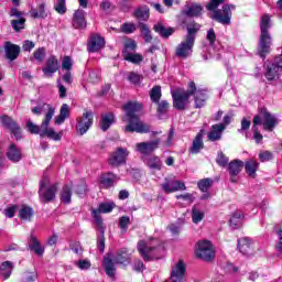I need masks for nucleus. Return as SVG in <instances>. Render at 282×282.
Masks as SVG:
<instances>
[{"label":"nucleus","mask_w":282,"mask_h":282,"mask_svg":"<svg viewBox=\"0 0 282 282\" xmlns=\"http://www.w3.org/2000/svg\"><path fill=\"white\" fill-rule=\"evenodd\" d=\"M144 106L139 101H128L122 106L124 116L121 117L122 122H128L124 127L126 133H150L151 126L140 120V111Z\"/></svg>","instance_id":"f257e3e1"},{"label":"nucleus","mask_w":282,"mask_h":282,"mask_svg":"<svg viewBox=\"0 0 282 282\" xmlns=\"http://www.w3.org/2000/svg\"><path fill=\"white\" fill-rule=\"evenodd\" d=\"M46 107L47 112L45 113L41 126L33 123V121L29 119L26 121V129L31 135H40V138H48L50 140L58 142L63 137L61 133L56 132L54 128H50L52 118H54V113H56V108L52 107V105H46Z\"/></svg>","instance_id":"f03ea898"},{"label":"nucleus","mask_w":282,"mask_h":282,"mask_svg":"<svg viewBox=\"0 0 282 282\" xmlns=\"http://www.w3.org/2000/svg\"><path fill=\"white\" fill-rule=\"evenodd\" d=\"M260 115H256L252 120L253 140L257 144L263 142V134L259 131V126L262 124L264 131L272 132L279 126V119L268 111V108L262 107L259 109Z\"/></svg>","instance_id":"7ed1b4c3"},{"label":"nucleus","mask_w":282,"mask_h":282,"mask_svg":"<svg viewBox=\"0 0 282 282\" xmlns=\"http://www.w3.org/2000/svg\"><path fill=\"white\" fill-rule=\"evenodd\" d=\"M270 15L263 14L260 19V41L258 43V56L265 61L268 54H270V47H272V35H270Z\"/></svg>","instance_id":"20e7f679"},{"label":"nucleus","mask_w":282,"mask_h":282,"mask_svg":"<svg viewBox=\"0 0 282 282\" xmlns=\"http://www.w3.org/2000/svg\"><path fill=\"white\" fill-rule=\"evenodd\" d=\"M221 3H224V0H209L206 4V10H208V12H214L212 15L213 21H216L221 25H230L235 4H224L223 9H218Z\"/></svg>","instance_id":"39448f33"},{"label":"nucleus","mask_w":282,"mask_h":282,"mask_svg":"<svg viewBox=\"0 0 282 282\" xmlns=\"http://www.w3.org/2000/svg\"><path fill=\"white\" fill-rule=\"evenodd\" d=\"M116 263L117 265H123V268L131 265V253H129V250L119 249L113 259L109 256L104 257V268L107 276H116Z\"/></svg>","instance_id":"423d86ee"},{"label":"nucleus","mask_w":282,"mask_h":282,"mask_svg":"<svg viewBox=\"0 0 282 282\" xmlns=\"http://www.w3.org/2000/svg\"><path fill=\"white\" fill-rule=\"evenodd\" d=\"M195 91H197V86L195 85V82H189L187 90H177L173 93L172 98L174 109H177V111L186 110V107L188 106V102L191 100V96H193Z\"/></svg>","instance_id":"0eeeda50"},{"label":"nucleus","mask_w":282,"mask_h":282,"mask_svg":"<svg viewBox=\"0 0 282 282\" xmlns=\"http://www.w3.org/2000/svg\"><path fill=\"white\" fill-rule=\"evenodd\" d=\"M137 250L140 257L145 262L155 261V259H160V257L158 256L159 248L149 245L147 240H139L137 245Z\"/></svg>","instance_id":"6e6552de"},{"label":"nucleus","mask_w":282,"mask_h":282,"mask_svg":"<svg viewBox=\"0 0 282 282\" xmlns=\"http://www.w3.org/2000/svg\"><path fill=\"white\" fill-rule=\"evenodd\" d=\"M282 72V55H278L274 57V61L267 65V69L264 73V77L269 83H273V80H279Z\"/></svg>","instance_id":"1a4fd4ad"},{"label":"nucleus","mask_w":282,"mask_h":282,"mask_svg":"<svg viewBox=\"0 0 282 282\" xmlns=\"http://www.w3.org/2000/svg\"><path fill=\"white\" fill-rule=\"evenodd\" d=\"M94 124V111L85 110L82 117L77 118L75 129L79 135H85Z\"/></svg>","instance_id":"9d476101"},{"label":"nucleus","mask_w":282,"mask_h":282,"mask_svg":"<svg viewBox=\"0 0 282 282\" xmlns=\"http://www.w3.org/2000/svg\"><path fill=\"white\" fill-rule=\"evenodd\" d=\"M0 122L2 127H4V129H8V131H10V133L15 138V140L23 139L21 126L19 124V122H17V120H13L12 117L8 115H2L0 116Z\"/></svg>","instance_id":"9b49d317"},{"label":"nucleus","mask_w":282,"mask_h":282,"mask_svg":"<svg viewBox=\"0 0 282 282\" xmlns=\"http://www.w3.org/2000/svg\"><path fill=\"white\" fill-rule=\"evenodd\" d=\"M196 257L197 259H202V261H213L215 259V248H213V243L208 240L198 241Z\"/></svg>","instance_id":"f8f14e48"},{"label":"nucleus","mask_w":282,"mask_h":282,"mask_svg":"<svg viewBox=\"0 0 282 282\" xmlns=\"http://www.w3.org/2000/svg\"><path fill=\"white\" fill-rule=\"evenodd\" d=\"M245 163L239 159H235L227 165V171L229 173V182L231 184H239V173L243 171Z\"/></svg>","instance_id":"ddd939ff"},{"label":"nucleus","mask_w":282,"mask_h":282,"mask_svg":"<svg viewBox=\"0 0 282 282\" xmlns=\"http://www.w3.org/2000/svg\"><path fill=\"white\" fill-rule=\"evenodd\" d=\"M161 142H162V139L160 138L152 141H148V142H140V143H137L135 149L138 153H141V155H151L152 153H155L158 149H160Z\"/></svg>","instance_id":"4468645a"},{"label":"nucleus","mask_w":282,"mask_h":282,"mask_svg":"<svg viewBox=\"0 0 282 282\" xmlns=\"http://www.w3.org/2000/svg\"><path fill=\"white\" fill-rule=\"evenodd\" d=\"M56 193H58V184L54 183L47 188L39 191L40 202L42 204H50L56 199Z\"/></svg>","instance_id":"2eb2a0df"},{"label":"nucleus","mask_w":282,"mask_h":282,"mask_svg":"<svg viewBox=\"0 0 282 282\" xmlns=\"http://www.w3.org/2000/svg\"><path fill=\"white\" fill-rule=\"evenodd\" d=\"M127 158H129V150L127 148H117L110 158L109 164L115 167L122 166V164H127Z\"/></svg>","instance_id":"dca6fc26"},{"label":"nucleus","mask_w":282,"mask_h":282,"mask_svg":"<svg viewBox=\"0 0 282 282\" xmlns=\"http://www.w3.org/2000/svg\"><path fill=\"white\" fill-rule=\"evenodd\" d=\"M194 45L195 43L188 40L181 42L175 48V56H177V58H183V59L188 58V56L193 54Z\"/></svg>","instance_id":"f3484780"},{"label":"nucleus","mask_w":282,"mask_h":282,"mask_svg":"<svg viewBox=\"0 0 282 282\" xmlns=\"http://www.w3.org/2000/svg\"><path fill=\"white\" fill-rule=\"evenodd\" d=\"M164 193H177V191H186V184L177 180L165 178L164 183L161 185Z\"/></svg>","instance_id":"a211bd4d"},{"label":"nucleus","mask_w":282,"mask_h":282,"mask_svg":"<svg viewBox=\"0 0 282 282\" xmlns=\"http://www.w3.org/2000/svg\"><path fill=\"white\" fill-rule=\"evenodd\" d=\"M120 180L117 174L112 172H104L100 174L99 177V186L101 188H105L106 191H109V188H113L116 183Z\"/></svg>","instance_id":"6ab92c4d"},{"label":"nucleus","mask_w":282,"mask_h":282,"mask_svg":"<svg viewBox=\"0 0 282 282\" xmlns=\"http://www.w3.org/2000/svg\"><path fill=\"white\" fill-rule=\"evenodd\" d=\"M7 158L13 164H19L23 160V151L17 144L11 143L7 149Z\"/></svg>","instance_id":"aec40b11"},{"label":"nucleus","mask_w":282,"mask_h":282,"mask_svg":"<svg viewBox=\"0 0 282 282\" xmlns=\"http://www.w3.org/2000/svg\"><path fill=\"white\" fill-rule=\"evenodd\" d=\"M105 37L95 34L90 37V41L87 44V52H89L90 54H94L96 52H100V50H102V47H105Z\"/></svg>","instance_id":"412c9836"},{"label":"nucleus","mask_w":282,"mask_h":282,"mask_svg":"<svg viewBox=\"0 0 282 282\" xmlns=\"http://www.w3.org/2000/svg\"><path fill=\"white\" fill-rule=\"evenodd\" d=\"M61 65L58 64V58H56L55 55H51L46 59L45 67L42 68V72L44 76H52L53 74H56L59 69Z\"/></svg>","instance_id":"4be33fe9"},{"label":"nucleus","mask_w":282,"mask_h":282,"mask_svg":"<svg viewBox=\"0 0 282 282\" xmlns=\"http://www.w3.org/2000/svg\"><path fill=\"white\" fill-rule=\"evenodd\" d=\"M181 14H183V17H188L189 19H197L204 14V7L202 3L193 2L187 9L183 10Z\"/></svg>","instance_id":"5701e85b"},{"label":"nucleus","mask_w":282,"mask_h":282,"mask_svg":"<svg viewBox=\"0 0 282 282\" xmlns=\"http://www.w3.org/2000/svg\"><path fill=\"white\" fill-rule=\"evenodd\" d=\"M4 52L8 61H17L19 54H21V46L8 41L4 43Z\"/></svg>","instance_id":"b1692460"},{"label":"nucleus","mask_w":282,"mask_h":282,"mask_svg":"<svg viewBox=\"0 0 282 282\" xmlns=\"http://www.w3.org/2000/svg\"><path fill=\"white\" fill-rule=\"evenodd\" d=\"M112 124H116V115L113 112H106L100 116L99 128L101 131H109Z\"/></svg>","instance_id":"393cba45"},{"label":"nucleus","mask_w":282,"mask_h":282,"mask_svg":"<svg viewBox=\"0 0 282 282\" xmlns=\"http://www.w3.org/2000/svg\"><path fill=\"white\" fill-rule=\"evenodd\" d=\"M238 250L241 254H245V257H250V254L254 252V249L252 248V240L248 237L239 238Z\"/></svg>","instance_id":"a878e982"},{"label":"nucleus","mask_w":282,"mask_h":282,"mask_svg":"<svg viewBox=\"0 0 282 282\" xmlns=\"http://www.w3.org/2000/svg\"><path fill=\"white\" fill-rule=\"evenodd\" d=\"M73 28L75 30H85L87 28V19H85V10H76L73 14Z\"/></svg>","instance_id":"bb28decb"},{"label":"nucleus","mask_w":282,"mask_h":282,"mask_svg":"<svg viewBox=\"0 0 282 282\" xmlns=\"http://www.w3.org/2000/svg\"><path fill=\"white\" fill-rule=\"evenodd\" d=\"M18 217L21 221H32L34 219V208L28 204L21 205Z\"/></svg>","instance_id":"cd10ccee"},{"label":"nucleus","mask_w":282,"mask_h":282,"mask_svg":"<svg viewBox=\"0 0 282 282\" xmlns=\"http://www.w3.org/2000/svg\"><path fill=\"white\" fill-rule=\"evenodd\" d=\"M204 149V129L199 130L193 140L192 147L189 148V153L197 155Z\"/></svg>","instance_id":"c85d7f7f"},{"label":"nucleus","mask_w":282,"mask_h":282,"mask_svg":"<svg viewBox=\"0 0 282 282\" xmlns=\"http://www.w3.org/2000/svg\"><path fill=\"white\" fill-rule=\"evenodd\" d=\"M194 96V107L195 109H202V107H206V101L208 100V94L206 90H202L196 88Z\"/></svg>","instance_id":"c756f323"},{"label":"nucleus","mask_w":282,"mask_h":282,"mask_svg":"<svg viewBox=\"0 0 282 282\" xmlns=\"http://www.w3.org/2000/svg\"><path fill=\"white\" fill-rule=\"evenodd\" d=\"M143 162L150 171H162V159L158 155H150L149 158L143 159Z\"/></svg>","instance_id":"7c9ffc66"},{"label":"nucleus","mask_w":282,"mask_h":282,"mask_svg":"<svg viewBox=\"0 0 282 282\" xmlns=\"http://www.w3.org/2000/svg\"><path fill=\"white\" fill-rule=\"evenodd\" d=\"M154 32L161 36V39H169L170 36H173L175 34V28L173 26H164L162 23H156L153 26Z\"/></svg>","instance_id":"2f4dec72"},{"label":"nucleus","mask_w":282,"mask_h":282,"mask_svg":"<svg viewBox=\"0 0 282 282\" xmlns=\"http://www.w3.org/2000/svg\"><path fill=\"white\" fill-rule=\"evenodd\" d=\"M202 30V24L192 21L189 24H187V35L185 37V41H189L192 43H195V39L197 36V32Z\"/></svg>","instance_id":"473e14b6"},{"label":"nucleus","mask_w":282,"mask_h":282,"mask_svg":"<svg viewBox=\"0 0 282 282\" xmlns=\"http://www.w3.org/2000/svg\"><path fill=\"white\" fill-rule=\"evenodd\" d=\"M29 248L32 250V252L37 254V257H43V254H45V247H43L41 241H39V239L34 236H31L30 238Z\"/></svg>","instance_id":"72a5a7b5"},{"label":"nucleus","mask_w":282,"mask_h":282,"mask_svg":"<svg viewBox=\"0 0 282 282\" xmlns=\"http://www.w3.org/2000/svg\"><path fill=\"white\" fill-rule=\"evenodd\" d=\"M245 171L248 175V177H251V180L257 178V171H259V162H257L253 159H250L245 163Z\"/></svg>","instance_id":"f704fd0d"},{"label":"nucleus","mask_w":282,"mask_h":282,"mask_svg":"<svg viewBox=\"0 0 282 282\" xmlns=\"http://www.w3.org/2000/svg\"><path fill=\"white\" fill-rule=\"evenodd\" d=\"M221 133H224V124H214L207 134V139L209 142H217L221 140Z\"/></svg>","instance_id":"c9c22d12"},{"label":"nucleus","mask_w":282,"mask_h":282,"mask_svg":"<svg viewBox=\"0 0 282 282\" xmlns=\"http://www.w3.org/2000/svg\"><path fill=\"white\" fill-rule=\"evenodd\" d=\"M14 264L10 261H4L0 264V276H2L4 281H8V279L12 276Z\"/></svg>","instance_id":"e433bc0d"},{"label":"nucleus","mask_w":282,"mask_h":282,"mask_svg":"<svg viewBox=\"0 0 282 282\" xmlns=\"http://www.w3.org/2000/svg\"><path fill=\"white\" fill-rule=\"evenodd\" d=\"M113 208H116V203L110 202H104L100 203L97 209H93L95 213H98L100 215V213H102L104 215H107L109 213L113 212Z\"/></svg>","instance_id":"4c0bfd02"},{"label":"nucleus","mask_w":282,"mask_h":282,"mask_svg":"<svg viewBox=\"0 0 282 282\" xmlns=\"http://www.w3.org/2000/svg\"><path fill=\"white\" fill-rule=\"evenodd\" d=\"M30 14L32 19H47V12H45V3H41L36 9H31Z\"/></svg>","instance_id":"58836bf2"},{"label":"nucleus","mask_w":282,"mask_h":282,"mask_svg":"<svg viewBox=\"0 0 282 282\" xmlns=\"http://www.w3.org/2000/svg\"><path fill=\"white\" fill-rule=\"evenodd\" d=\"M133 17L140 19V21H149L150 10L147 6L139 7L135 9Z\"/></svg>","instance_id":"ea45409f"},{"label":"nucleus","mask_w":282,"mask_h":282,"mask_svg":"<svg viewBox=\"0 0 282 282\" xmlns=\"http://www.w3.org/2000/svg\"><path fill=\"white\" fill-rule=\"evenodd\" d=\"M59 199L63 204H72V187L69 185L63 186Z\"/></svg>","instance_id":"a19ab883"},{"label":"nucleus","mask_w":282,"mask_h":282,"mask_svg":"<svg viewBox=\"0 0 282 282\" xmlns=\"http://www.w3.org/2000/svg\"><path fill=\"white\" fill-rule=\"evenodd\" d=\"M139 29L141 32V36H143V40L145 43H151L153 41V35H151V29H149V25L145 23H140Z\"/></svg>","instance_id":"79ce46f5"},{"label":"nucleus","mask_w":282,"mask_h":282,"mask_svg":"<svg viewBox=\"0 0 282 282\" xmlns=\"http://www.w3.org/2000/svg\"><path fill=\"white\" fill-rule=\"evenodd\" d=\"M46 54L47 52L45 47H39L33 52L32 56L30 57V61H36L37 63H43V61H45Z\"/></svg>","instance_id":"37998d69"},{"label":"nucleus","mask_w":282,"mask_h":282,"mask_svg":"<svg viewBox=\"0 0 282 282\" xmlns=\"http://www.w3.org/2000/svg\"><path fill=\"white\" fill-rule=\"evenodd\" d=\"M162 98V86H154L150 91V99L152 102L160 104Z\"/></svg>","instance_id":"c03bdc74"},{"label":"nucleus","mask_w":282,"mask_h":282,"mask_svg":"<svg viewBox=\"0 0 282 282\" xmlns=\"http://www.w3.org/2000/svg\"><path fill=\"white\" fill-rule=\"evenodd\" d=\"M214 184L213 178H202L198 181L197 183V187L199 188V191H202V193H208V188H210Z\"/></svg>","instance_id":"a18cd8bd"},{"label":"nucleus","mask_w":282,"mask_h":282,"mask_svg":"<svg viewBox=\"0 0 282 282\" xmlns=\"http://www.w3.org/2000/svg\"><path fill=\"white\" fill-rule=\"evenodd\" d=\"M91 215L95 220L96 226L99 228L100 234H105V223L102 221V216L98 212L91 209Z\"/></svg>","instance_id":"49530a36"},{"label":"nucleus","mask_w":282,"mask_h":282,"mask_svg":"<svg viewBox=\"0 0 282 282\" xmlns=\"http://www.w3.org/2000/svg\"><path fill=\"white\" fill-rule=\"evenodd\" d=\"M124 59L129 63L138 65L139 63H142V61H144V57L141 54L128 53L127 55H124Z\"/></svg>","instance_id":"de8ad7c7"},{"label":"nucleus","mask_w":282,"mask_h":282,"mask_svg":"<svg viewBox=\"0 0 282 282\" xmlns=\"http://www.w3.org/2000/svg\"><path fill=\"white\" fill-rule=\"evenodd\" d=\"M37 275L34 272L25 271L21 274L18 282H36Z\"/></svg>","instance_id":"09e8293b"},{"label":"nucleus","mask_w":282,"mask_h":282,"mask_svg":"<svg viewBox=\"0 0 282 282\" xmlns=\"http://www.w3.org/2000/svg\"><path fill=\"white\" fill-rule=\"evenodd\" d=\"M25 18H21L18 20H11V26L14 32H21V30H25Z\"/></svg>","instance_id":"8fccbe9b"},{"label":"nucleus","mask_w":282,"mask_h":282,"mask_svg":"<svg viewBox=\"0 0 282 282\" xmlns=\"http://www.w3.org/2000/svg\"><path fill=\"white\" fill-rule=\"evenodd\" d=\"M205 215L204 212H199L196 206L192 208V221L194 224H199L204 219Z\"/></svg>","instance_id":"3c124183"},{"label":"nucleus","mask_w":282,"mask_h":282,"mask_svg":"<svg viewBox=\"0 0 282 282\" xmlns=\"http://www.w3.org/2000/svg\"><path fill=\"white\" fill-rule=\"evenodd\" d=\"M229 159L221 151L218 152L217 158H216V164L220 166L221 169H226L228 166Z\"/></svg>","instance_id":"603ef678"},{"label":"nucleus","mask_w":282,"mask_h":282,"mask_svg":"<svg viewBox=\"0 0 282 282\" xmlns=\"http://www.w3.org/2000/svg\"><path fill=\"white\" fill-rule=\"evenodd\" d=\"M156 105V113H159L160 116H164V113H167L169 108L171 107V104H169L166 100L159 101V104Z\"/></svg>","instance_id":"864d4df0"},{"label":"nucleus","mask_w":282,"mask_h":282,"mask_svg":"<svg viewBox=\"0 0 282 282\" xmlns=\"http://www.w3.org/2000/svg\"><path fill=\"white\" fill-rule=\"evenodd\" d=\"M143 78L144 77L142 75H140L135 72H130L129 75H128V80L132 85H140V83H142Z\"/></svg>","instance_id":"5fc2aeb1"},{"label":"nucleus","mask_w":282,"mask_h":282,"mask_svg":"<svg viewBox=\"0 0 282 282\" xmlns=\"http://www.w3.org/2000/svg\"><path fill=\"white\" fill-rule=\"evenodd\" d=\"M54 10L57 12V14H65V12H67L65 0H56Z\"/></svg>","instance_id":"6e6d98bb"},{"label":"nucleus","mask_w":282,"mask_h":282,"mask_svg":"<svg viewBox=\"0 0 282 282\" xmlns=\"http://www.w3.org/2000/svg\"><path fill=\"white\" fill-rule=\"evenodd\" d=\"M74 68V62L72 61V57L66 55L64 56L62 61V69H66V72H72Z\"/></svg>","instance_id":"4d7b16f0"},{"label":"nucleus","mask_w":282,"mask_h":282,"mask_svg":"<svg viewBox=\"0 0 282 282\" xmlns=\"http://www.w3.org/2000/svg\"><path fill=\"white\" fill-rule=\"evenodd\" d=\"M137 28L135 24L131 23V22H126L121 25V32L123 34H133V32H135Z\"/></svg>","instance_id":"13d9d810"},{"label":"nucleus","mask_w":282,"mask_h":282,"mask_svg":"<svg viewBox=\"0 0 282 282\" xmlns=\"http://www.w3.org/2000/svg\"><path fill=\"white\" fill-rule=\"evenodd\" d=\"M131 226V218L129 216H121L119 218L120 230H127Z\"/></svg>","instance_id":"bf43d9fd"},{"label":"nucleus","mask_w":282,"mask_h":282,"mask_svg":"<svg viewBox=\"0 0 282 282\" xmlns=\"http://www.w3.org/2000/svg\"><path fill=\"white\" fill-rule=\"evenodd\" d=\"M123 47L126 51L135 52L138 43H135V40L129 39L123 43Z\"/></svg>","instance_id":"052dcab7"},{"label":"nucleus","mask_w":282,"mask_h":282,"mask_svg":"<svg viewBox=\"0 0 282 282\" xmlns=\"http://www.w3.org/2000/svg\"><path fill=\"white\" fill-rule=\"evenodd\" d=\"M17 210H19V205H11L4 209V215L9 217V219H12V217L17 215Z\"/></svg>","instance_id":"680f3d73"},{"label":"nucleus","mask_w":282,"mask_h":282,"mask_svg":"<svg viewBox=\"0 0 282 282\" xmlns=\"http://www.w3.org/2000/svg\"><path fill=\"white\" fill-rule=\"evenodd\" d=\"M132 270L138 273L144 272V262L140 259H135L132 265Z\"/></svg>","instance_id":"e2e57ef3"},{"label":"nucleus","mask_w":282,"mask_h":282,"mask_svg":"<svg viewBox=\"0 0 282 282\" xmlns=\"http://www.w3.org/2000/svg\"><path fill=\"white\" fill-rule=\"evenodd\" d=\"M206 40L208 41L209 45H215V41H217V34L215 33V29H209L207 31Z\"/></svg>","instance_id":"0e129e2a"},{"label":"nucleus","mask_w":282,"mask_h":282,"mask_svg":"<svg viewBox=\"0 0 282 282\" xmlns=\"http://www.w3.org/2000/svg\"><path fill=\"white\" fill-rule=\"evenodd\" d=\"M278 236V242L275 243V250L282 253V226L275 231Z\"/></svg>","instance_id":"69168bd1"},{"label":"nucleus","mask_w":282,"mask_h":282,"mask_svg":"<svg viewBox=\"0 0 282 282\" xmlns=\"http://www.w3.org/2000/svg\"><path fill=\"white\" fill-rule=\"evenodd\" d=\"M259 159L261 162H270L271 160L274 159V154H272V152L270 151H264L259 154Z\"/></svg>","instance_id":"338daca9"},{"label":"nucleus","mask_w":282,"mask_h":282,"mask_svg":"<svg viewBox=\"0 0 282 282\" xmlns=\"http://www.w3.org/2000/svg\"><path fill=\"white\" fill-rule=\"evenodd\" d=\"M97 248L99 252H105V234H100L99 238L97 239Z\"/></svg>","instance_id":"774afa93"}]
</instances>
